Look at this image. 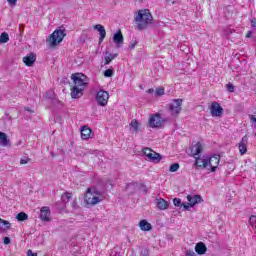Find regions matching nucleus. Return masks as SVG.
<instances>
[{"mask_svg":"<svg viewBox=\"0 0 256 256\" xmlns=\"http://www.w3.org/2000/svg\"><path fill=\"white\" fill-rule=\"evenodd\" d=\"M93 29L99 32V43H103L105 41V37H107V31L105 30V27L101 24H96L93 26Z\"/></svg>","mask_w":256,"mask_h":256,"instance_id":"16","label":"nucleus"},{"mask_svg":"<svg viewBox=\"0 0 256 256\" xmlns=\"http://www.w3.org/2000/svg\"><path fill=\"white\" fill-rule=\"evenodd\" d=\"M209 109H210L211 117H222L223 116V107L221 106V104H219V102L213 101L210 104Z\"/></svg>","mask_w":256,"mask_h":256,"instance_id":"7","label":"nucleus"},{"mask_svg":"<svg viewBox=\"0 0 256 256\" xmlns=\"http://www.w3.org/2000/svg\"><path fill=\"white\" fill-rule=\"evenodd\" d=\"M67 37V33H65V30L57 29L52 34L48 36L46 39V43L49 47L52 49L54 47H57L60 43H63V39Z\"/></svg>","mask_w":256,"mask_h":256,"instance_id":"2","label":"nucleus"},{"mask_svg":"<svg viewBox=\"0 0 256 256\" xmlns=\"http://www.w3.org/2000/svg\"><path fill=\"white\" fill-rule=\"evenodd\" d=\"M113 41L114 43H116V45H123V32H121V30L118 31V33L114 34L113 37Z\"/></svg>","mask_w":256,"mask_h":256,"instance_id":"25","label":"nucleus"},{"mask_svg":"<svg viewBox=\"0 0 256 256\" xmlns=\"http://www.w3.org/2000/svg\"><path fill=\"white\" fill-rule=\"evenodd\" d=\"M195 167L198 169H205L206 167L209 166V159L207 158H201L200 156H196L195 158Z\"/></svg>","mask_w":256,"mask_h":256,"instance_id":"13","label":"nucleus"},{"mask_svg":"<svg viewBox=\"0 0 256 256\" xmlns=\"http://www.w3.org/2000/svg\"><path fill=\"white\" fill-rule=\"evenodd\" d=\"M29 161H31V158L24 156L20 159V165H27Z\"/></svg>","mask_w":256,"mask_h":256,"instance_id":"32","label":"nucleus"},{"mask_svg":"<svg viewBox=\"0 0 256 256\" xmlns=\"http://www.w3.org/2000/svg\"><path fill=\"white\" fill-rule=\"evenodd\" d=\"M221 161V156L214 154L208 159V165L211 167V173H215L217 171V167H219V163Z\"/></svg>","mask_w":256,"mask_h":256,"instance_id":"10","label":"nucleus"},{"mask_svg":"<svg viewBox=\"0 0 256 256\" xmlns=\"http://www.w3.org/2000/svg\"><path fill=\"white\" fill-rule=\"evenodd\" d=\"M91 133H93V130L89 128L88 126H83L81 129V139L84 141H87V139H91Z\"/></svg>","mask_w":256,"mask_h":256,"instance_id":"20","label":"nucleus"},{"mask_svg":"<svg viewBox=\"0 0 256 256\" xmlns=\"http://www.w3.org/2000/svg\"><path fill=\"white\" fill-rule=\"evenodd\" d=\"M155 93L157 97H163V95H165V88H157Z\"/></svg>","mask_w":256,"mask_h":256,"instance_id":"30","label":"nucleus"},{"mask_svg":"<svg viewBox=\"0 0 256 256\" xmlns=\"http://www.w3.org/2000/svg\"><path fill=\"white\" fill-rule=\"evenodd\" d=\"M187 200L189 202L190 207H195L197 203H203V198H201V195H188Z\"/></svg>","mask_w":256,"mask_h":256,"instance_id":"19","label":"nucleus"},{"mask_svg":"<svg viewBox=\"0 0 256 256\" xmlns=\"http://www.w3.org/2000/svg\"><path fill=\"white\" fill-rule=\"evenodd\" d=\"M17 221H27L29 219V215L25 212H20L16 215Z\"/></svg>","mask_w":256,"mask_h":256,"instance_id":"27","label":"nucleus"},{"mask_svg":"<svg viewBox=\"0 0 256 256\" xmlns=\"http://www.w3.org/2000/svg\"><path fill=\"white\" fill-rule=\"evenodd\" d=\"M153 23V14L149 9H140L134 13V27L138 31H144Z\"/></svg>","mask_w":256,"mask_h":256,"instance_id":"1","label":"nucleus"},{"mask_svg":"<svg viewBox=\"0 0 256 256\" xmlns=\"http://www.w3.org/2000/svg\"><path fill=\"white\" fill-rule=\"evenodd\" d=\"M104 77H113V70H111V69L105 70Z\"/></svg>","mask_w":256,"mask_h":256,"instance_id":"35","label":"nucleus"},{"mask_svg":"<svg viewBox=\"0 0 256 256\" xmlns=\"http://www.w3.org/2000/svg\"><path fill=\"white\" fill-rule=\"evenodd\" d=\"M22 61L26 67H33V64L37 61V55H35V53H30L23 57Z\"/></svg>","mask_w":256,"mask_h":256,"instance_id":"14","label":"nucleus"},{"mask_svg":"<svg viewBox=\"0 0 256 256\" xmlns=\"http://www.w3.org/2000/svg\"><path fill=\"white\" fill-rule=\"evenodd\" d=\"M0 145L3 147H11L9 139H7V134L5 132H0Z\"/></svg>","mask_w":256,"mask_h":256,"instance_id":"24","label":"nucleus"},{"mask_svg":"<svg viewBox=\"0 0 256 256\" xmlns=\"http://www.w3.org/2000/svg\"><path fill=\"white\" fill-rule=\"evenodd\" d=\"M9 41V34H7V32H3L0 35V43H8Z\"/></svg>","mask_w":256,"mask_h":256,"instance_id":"28","label":"nucleus"},{"mask_svg":"<svg viewBox=\"0 0 256 256\" xmlns=\"http://www.w3.org/2000/svg\"><path fill=\"white\" fill-rule=\"evenodd\" d=\"M3 243H4V245H9V243H11V238H9V237H4Z\"/></svg>","mask_w":256,"mask_h":256,"instance_id":"39","label":"nucleus"},{"mask_svg":"<svg viewBox=\"0 0 256 256\" xmlns=\"http://www.w3.org/2000/svg\"><path fill=\"white\" fill-rule=\"evenodd\" d=\"M226 89L229 93H235V86L231 83L226 84Z\"/></svg>","mask_w":256,"mask_h":256,"instance_id":"31","label":"nucleus"},{"mask_svg":"<svg viewBox=\"0 0 256 256\" xmlns=\"http://www.w3.org/2000/svg\"><path fill=\"white\" fill-rule=\"evenodd\" d=\"M249 225H251V227H255V225H256V216L255 215L250 216Z\"/></svg>","mask_w":256,"mask_h":256,"instance_id":"33","label":"nucleus"},{"mask_svg":"<svg viewBox=\"0 0 256 256\" xmlns=\"http://www.w3.org/2000/svg\"><path fill=\"white\" fill-rule=\"evenodd\" d=\"M95 100L99 107H107V103H109V92L99 90L95 95Z\"/></svg>","mask_w":256,"mask_h":256,"instance_id":"5","label":"nucleus"},{"mask_svg":"<svg viewBox=\"0 0 256 256\" xmlns=\"http://www.w3.org/2000/svg\"><path fill=\"white\" fill-rule=\"evenodd\" d=\"M84 201L87 205H97V203L101 202V199L91 192V188H88L84 196Z\"/></svg>","mask_w":256,"mask_h":256,"instance_id":"8","label":"nucleus"},{"mask_svg":"<svg viewBox=\"0 0 256 256\" xmlns=\"http://www.w3.org/2000/svg\"><path fill=\"white\" fill-rule=\"evenodd\" d=\"M195 252H196L198 255H205V253H207V246L205 245V243H203V242H198V243L195 245Z\"/></svg>","mask_w":256,"mask_h":256,"instance_id":"21","label":"nucleus"},{"mask_svg":"<svg viewBox=\"0 0 256 256\" xmlns=\"http://www.w3.org/2000/svg\"><path fill=\"white\" fill-rule=\"evenodd\" d=\"M26 111H29L30 113H33V111L31 110V108L27 107Z\"/></svg>","mask_w":256,"mask_h":256,"instance_id":"46","label":"nucleus"},{"mask_svg":"<svg viewBox=\"0 0 256 256\" xmlns=\"http://www.w3.org/2000/svg\"><path fill=\"white\" fill-rule=\"evenodd\" d=\"M181 207H183L186 211L189 210V208L191 207V205L188 204H185V203H182L181 204Z\"/></svg>","mask_w":256,"mask_h":256,"instance_id":"41","label":"nucleus"},{"mask_svg":"<svg viewBox=\"0 0 256 256\" xmlns=\"http://www.w3.org/2000/svg\"><path fill=\"white\" fill-rule=\"evenodd\" d=\"M250 121H251L252 123H256V116H255V115H251V116H250Z\"/></svg>","mask_w":256,"mask_h":256,"instance_id":"44","label":"nucleus"},{"mask_svg":"<svg viewBox=\"0 0 256 256\" xmlns=\"http://www.w3.org/2000/svg\"><path fill=\"white\" fill-rule=\"evenodd\" d=\"M149 127L152 129H158L159 127H163V120L161 119V114L156 113L150 116L149 120Z\"/></svg>","mask_w":256,"mask_h":256,"instance_id":"9","label":"nucleus"},{"mask_svg":"<svg viewBox=\"0 0 256 256\" xmlns=\"http://www.w3.org/2000/svg\"><path fill=\"white\" fill-rule=\"evenodd\" d=\"M129 127H130L131 133H134L135 135H137V133H141L142 131L141 124L137 119L131 120Z\"/></svg>","mask_w":256,"mask_h":256,"instance_id":"15","label":"nucleus"},{"mask_svg":"<svg viewBox=\"0 0 256 256\" xmlns=\"http://www.w3.org/2000/svg\"><path fill=\"white\" fill-rule=\"evenodd\" d=\"M63 197H65L67 199V201H69V199H71V197H73V194L71 192H65Z\"/></svg>","mask_w":256,"mask_h":256,"instance_id":"38","label":"nucleus"},{"mask_svg":"<svg viewBox=\"0 0 256 256\" xmlns=\"http://www.w3.org/2000/svg\"><path fill=\"white\" fill-rule=\"evenodd\" d=\"M251 35H253V32H251V31H248L247 33H246V37L249 39V38H251Z\"/></svg>","mask_w":256,"mask_h":256,"instance_id":"45","label":"nucleus"},{"mask_svg":"<svg viewBox=\"0 0 256 256\" xmlns=\"http://www.w3.org/2000/svg\"><path fill=\"white\" fill-rule=\"evenodd\" d=\"M0 225H5L6 229H10V227H11V223H9V221L3 220L1 218H0Z\"/></svg>","mask_w":256,"mask_h":256,"instance_id":"34","label":"nucleus"},{"mask_svg":"<svg viewBox=\"0 0 256 256\" xmlns=\"http://www.w3.org/2000/svg\"><path fill=\"white\" fill-rule=\"evenodd\" d=\"M154 91H155V90H153V89H149V90H148V93H154Z\"/></svg>","mask_w":256,"mask_h":256,"instance_id":"47","label":"nucleus"},{"mask_svg":"<svg viewBox=\"0 0 256 256\" xmlns=\"http://www.w3.org/2000/svg\"><path fill=\"white\" fill-rule=\"evenodd\" d=\"M248 143H249V137L247 135L243 136L240 143L238 144L240 155H245V153H247Z\"/></svg>","mask_w":256,"mask_h":256,"instance_id":"12","label":"nucleus"},{"mask_svg":"<svg viewBox=\"0 0 256 256\" xmlns=\"http://www.w3.org/2000/svg\"><path fill=\"white\" fill-rule=\"evenodd\" d=\"M71 79L74 83V87H80L81 89H87V85H89V79L83 73H75L72 74Z\"/></svg>","mask_w":256,"mask_h":256,"instance_id":"4","label":"nucleus"},{"mask_svg":"<svg viewBox=\"0 0 256 256\" xmlns=\"http://www.w3.org/2000/svg\"><path fill=\"white\" fill-rule=\"evenodd\" d=\"M85 91L84 88H80V87H77V86H73L71 88V97L72 99H79L80 97H83V92Z\"/></svg>","mask_w":256,"mask_h":256,"instance_id":"17","label":"nucleus"},{"mask_svg":"<svg viewBox=\"0 0 256 256\" xmlns=\"http://www.w3.org/2000/svg\"><path fill=\"white\" fill-rule=\"evenodd\" d=\"M27 256H37V253H33L32 250L27 251Z\"/></svg>","mask_w":256,"mask_h":256,"instance_id":"42","label":"nucleus"},{"mask_svg":"<svg viewBox=\"0 0 256 256\" xmlns=\"http://www.w3.org/2000/svg\"><path fill=\"white\" fill-rule=\"evenodd\" d=\"M173 203L175 205V207H181V198H174L173 199Z\"/></svg>","mask_w":256,"mask_h":256,"instance_id":"36","label":"nucleus"},{"mask_svg":"<svg viewBox=\"0 0 256 256\" xmlns=\"http://www.w3.org/2000/svg\"><path fill=\"white\" fill-rule=\"evenodd\" d=\"M40 219L46 222L51 221V209L48 206H44L40 209Z\"/></svg>","mask_w":256,"mask_h":256,"instance_id":"11","label":"nucleus"},{"mask_svg":"<svg viewBox=\"0 0 256 256\" xmlns=\"http://www.w3.org/2000/svg\"><path fill=\"white\" fill-rule=\"evenodd\" d=\"M7 1L10 5H12V7H15V5H17V0H7Z\"/></svg>","mask_w":256,"mask_h":256,"instance_id":"40","label":"nucleus"},{"mask_svg":"<svg viewBox=\"0 0 256 256\" xmlns=\"http://www.w3.org/2000/svg\"><path fill=\"white\" fill-rule=\"evenodd\" d=\"M179 163H174L172 165H170L169 171L170 173H175L177 171H179Z\"/></svg>","mask_w":256,"mask_h":256,"instance_id":"29","label":"nucleus"},{"mask_svg":"<svg viewBox=\"0 0 256 256\" xmlns=\"http://www.w3.org/2000/svg\"><path fill=\"white\" fill-rule=\"evenodd\" d=\"M142 153L148 158L149 161H153L154 163H161V154L155 152V150L151 148H144Z\"/></svg>","mask_w":256,"mask_h":256,"instance_id":"6","label":"nucleus"},{"mask_svg":"<svg viewBox=\"0 0 256 256\" xmlns=\"http://www.w3.org/2000/svg\"><path fill=\"white\" fill-rule=\"evenodd\" d=\"M117 57H118V54H108L104 58V65H109L111 61H113V59H117Z\"/></svg>","mask_w":256,"mask_h":256,"instance_id":"26","label":"nucleus"},{"mask_svg":"<svg viewBox=\"0 0 256 256\" xmlns=\"http://www.w3.org/2000/svg\"><path fill=\"white\" fill-rule=\"evenodd\" d=\"M190 149L193 157L195 158L197 155H200V153H203V144H201V142H197L196 144H192Z\"/></svg>","mask_w":256,"mask_h":256,"instance_id":"18","label":"nucleus"},{"mask_svg":"<svg viewBox=\"0 0 256 256\" xmlns=\"http://www.w3.org/2000/svg\"><path fill=\"white\" fill-rule=\"evenodd\" d=\"M157 207L160 209V211H165L166 209H169V202L163 198H159L157 200Z\"/></svg>","mask_w":256,"mask_h":256,"instance_id":"22","label":"nucleus"},{"mask_svg":"<svg viewBox=\"0 0 256 256\" xmlns=\"http://www.w3.org/2000/svg\"><path fill=\"white\" fill-rule=\"evenodd\" d=\"M137 47V41H134L130 44V49H135Z\"/></svg>","mask_w":256,"mask_h":256,"instance_id":"43","label":"nucleus"},{"mask_svg":"<svg viewBox=\"0 0 256 256\" xmlns=\"http://www.w3.org/2000/svg\"><path fill=\"white\" fill-rule=\"evenodd\" d=\"M185 256H197V254H195V251L189 249L186 250Z\"/></svg>","mask_w":256,"mask_h":256,"instance_id":"37","label":"nucleus"},{"mask_svg":"<svg viewBox=\"0 0 256 256\" xmlns=\"http://www.w3.org/2000/svg\"><path fill=\"white\" fill-rule=\"evenodd\" d=\"M139 227L141 231H151L153 229V226L151 223L147 222V220L143 219L139 222Z\"/></svg>","mask_w":256,"mask_h":256,"instance_id":"23","label":"nucleus"},{"mask_svg":"<svg viewBox=\"0 0 256 256\" xmlns=\"http://www.w3.org/2000/svg\"><path fill=\"white\" fill-rule=\"evenodd\" d=\"M183 110V99H173L168 105V111L172 117H179L181 111Z\"/></svg>","mask_w":256,"mask_h":256,"instance_id":"3","label":"nucleus"}]
</instances>
